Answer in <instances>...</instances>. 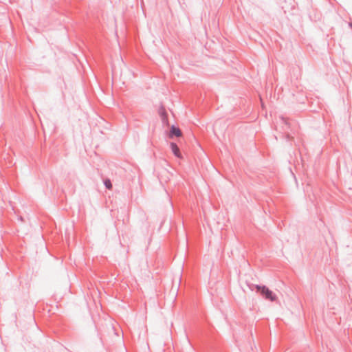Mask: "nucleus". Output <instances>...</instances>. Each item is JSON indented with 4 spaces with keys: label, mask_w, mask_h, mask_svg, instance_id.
Masks as SVG:
<instances>
[{
    "label": "nucleus",
    "mask_w": 352,
    "mask_h": 352,
    "mask_svg": "<svg viewBox=\"0 0 352 352\" xmlns=\"http://www.w3.org/2000/svg\"><path fill=\"white\" fill-rule=\"evenodd\" d=\"M173 135H176L177 137H180V136H182V133L181 130L179 128L175 126H172L170 128V137H171Z\"/></svg>",
    "instance_id": "obj_3"
},
{
    "label": "nucleus",
    "mask_w": 352,
    "mask_h": 352,
    "mask_svg": "<svg viewBox=\"0 0 352 352\" xmlns=\"http://www.w3.org/2000/svg\"><path fill=\"white\" fill-rule=\"evenodd\" d=\"M170 148H171V150L173 151V153H174V155L175 156H177V157L179 158H182V155H181V153H180V151H179V147L177 146L176 144L175 143H171L170 144Z\"/></svg>",
    "instance_id": "obj_2"
},
{
    "label": "nucleus",
    "mask_w": 352,
    "mask_h": 352,
    "mask_svg": "<svg viewBox=\"0 0 352 352\" xmlns=\"http://www.w3.org/2000/svg\"><path fill=\"white\" fill-rule=\"evenodd\" d=\"M351 26L352 27V24H351Z\"/></svg>",
    "instance_id": "obj_5"
},
{
    "label": "nucleus",
    "mask_w": 352,
    "mask_h": 352,
    "mask_svg": "<svg viewBox=\"0 0 352 352\" xmlns=\"http://www.w3.org/2000/svg\"><path fill=\"white\" fill-rule=\"evenodd\" d=\"M104 185L108 189H111V188H112V184L109 179H106L104 181Z\"/></svg>",
    "instance_id": "obj_4"
},
{
    "label": "nucleus",
    "mask_w": 352,
    "mask_h": 352,
    "mask_svg": "<svg viewBox=\"0 0 352 352\" xmlns=\"http://www.w3.org/2000/svg\"><path fill=\"white\" fill-rule=\"evenodd\" d=\"M256 289L261 293V294L266 298L271 301L276 300V296L265 286H256Z\"/></svg>",
    "instance_id": "obj_1"
}]
</instances>
